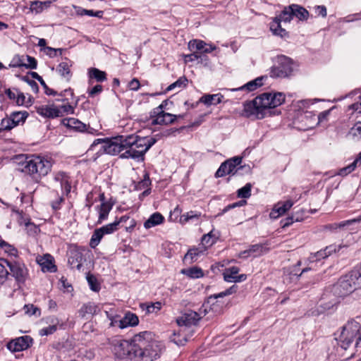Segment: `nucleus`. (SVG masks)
Wrapping results in <instances>:
<instances>
[{"mask_svg":"<svg viewBox=\"0 0 361 361\" xmlns=\"http://www.w3.org/2000/svg\"><path fill=\"white\" fill-rule=\"evenodd\" d=\"M165 350V345L152 331H142L128 340L115 341L113 352L125 361H154Z\"/></svg>","mask_w":361,"mask_h":361,"instance_id":"f257e3e1","label":"nucleus"},{"mask_svg":"<svg viewBox=\"0 0 361 361\" xmlns=\"http://www.w3.org/2000/svg\"><path fill=\"white\" fill-rule=\"evenodd\" d=\"M285 94L282 92H264L255 97L253 100L244 104V113L247 117L262 119L270 109H274L285 101Z\"/></svg>","mask_w":361,"mask_h":361,"instance_id":"f03ea898","label":"nucleus"},{"mask_svg":"<svg viewBox=\"0 0 361 361\" xmlns=\"http://www.w3.org/2000/svg\"><path fill=\"white\" fill-rule=\"evenodd\" d=\"M236 290L237 286L233 285L222 292L210 295L207 298V302L204 303L202 307L200 309L199 312H196L192 310H188L182 316L178 317L176 319L178 325L180 326H190L196 325L200 319L207 313L208 308L214 312H220L222 307V304H219V302L217 300V299L230 295L235 293Z\"/></svg>","mask_w":361,"mask_h":361,"instance_id":"7ed1b4c3","label":"nucleus"},{"mask_svg":"<svg viewBox=\"0 0 361 361\" xmlns=\"http://www.w3.org/2000/svg\"><path fill=\"white\" fill-rule=\"evenodd\" d=\"M156 142L157 140L153 137H141L134 134L126 136L124 139L126 151L120 157L122 159L143 161L145 154Z\"/></svg>","mask_w":361,"mask_h":361,"instance_id":"20e7f679","label":"nucleus"},{"mask_svg":"<svg viewBox=\"0 0 361 361\" xmlns=\"http://www.w3.org/2000/svg\"><path fill=\"white\" fill-rule=\"evenodd\" d=\"M18 170L37 180L47 176L51 169V161L41 156L20 155L17 157Z\"/></svg>","mask_w":361,"mask_h":361,"instance_id":"39448f33","label":"nucleus"},{"mask_svg":"<svg viewBox=\"0 0 361 361\" xmlns=\"http://www.w3.org/2000/svg\"><path fill=\"white\" fill-rule=\"evenodd\" d=\"M335 288L341 296L361 288V270L357 267H355L349 274L340 279Z\"/></svg>","mask_w":361,"mask_h":361,"instance_id":"423d86ee","label":"nucleus"},{"mask_svg":"<svg viewBox=\"0 0 361 361\" xmlns=\"http://www.w3.org/2000/svg\"><path fill=\"white\" fill-rule=\"evenodd\" d=\"M361 324L355 319L349 320L342 328V331L338 338L341 347L348 349L350 344L360 337ZM357 340H355L356 341Z\"/></svg>","mask_w":361,"mask_h":361,"instance_id":"0eeeda50","label":"nucleus"},{"mask_svg":"<svg viewBox=\"0 0 361 361\" xmlns=\"http://www.w3.org/2000/svg\"><path fill=\"white\" fill-rule=\"evenodd\" d=\"M124 139L125 137L123 135L111 139H97L91 145L90 150H94L97 145H102V149L104 152L110 155H116L126 150Z\"/></svg>","mask_w":361,"mask_h":361,"instance_id":"6e6552de","label":"nucleus"},{"mask_svg":"<svg viewBox=\"0 0 361 361\" xmlns=\"http://www.w3.org/2000/svg\"><path fill=\"white\" fill-rule=\"evenodd\" d=\"M293 71V61L286 56H280L277 58V64L271 68L270 75L272 78H286Z\"/></svg>","mask_w":361,"mask_h":361,"instance_id":"1a4fd4ad","label":"nucleus"},{"mask_svg":"<svg viewBox=\"0 0 361 361\" xmlns=\"http://www.w3.org/2000/svg\"><path fill=\"white\" fill-rule=\"evenodd\" d=\"M162 109L163 106L161 104L153 110L150 118L152 125H168L175 121L176 115L164 112Z\"/></svg>","mask_w":361,"mask_h":361,"instance_id":"9d476101","label":"nucleus"},{"mask_svg":"<svg viewBox=\"0 0 361 361\" xmlns=\"http://www.w3.org/2000/svg\"><path fill=\"white\" fill-rule=\"evenodd\" d=\"M9 275L11 274L19 283H23L27 278L28 271L25 265L18 261L9 260Z\"/></svg>","mask_w":361,"mask_h":361,"instance_id":"9b49d317","label":"nucleus"},{"mask_svg":"<svg viewBox=\"0 0 361 361\" xmlns=\"http://www.w3.org/2000/svg\"><path fill=\"white\" fill-rule=\"evenodd\" d=\"M242 162V157H235L232 159H230L224 163H222L216 171L215 173V176L222 177L227 174H235L238 169L237 166H239Z\"/></svg>","mask_w":361,"mask_h":361,"instance_id":"f8f14e48","label":"nucleus"},{"mask_svg":"<svg viewBox=\"0 0 361 361\" xmlns=\"http://www.w3.org/2000/svg\"><path fill=\"white\" fill-rule=\"evenodd\" d=\"M37 66V60L34 57L28 55H16L13 58L9 64V67H25L27 69H36Z\"/></svg>","mask_w":361,"mask_h":361,"instance_id":"ddd939ff","label":"nucleus"},{"mask_svg":"<svg viewBox=\"0 0 361 361\" xmlns=\"http://www.w3.org/2000/svg\"><path fill=\"white\" fill-rule=\"evenodd\" d=\"M32 343V339L27 336H21L12 340L7 344V348L12 352H20L28 348Z\"/></svg>","mask_w":361,"mask_h":361,"instance_id":"4468645a","label":"nucleus"},{"mask_svg":"<svg viewBox=\"0 0 361 361\" xmlns=\"http://www.w3.org/2000/svg\"><path fill=\"white\" fill-rule=\"evenodd\" d=\"M52 186L56 188H60L66 195L70 192L71 188L68 177L63 172H59L54 175Z\"/></svg>","mask_w":361,"mask_h":361,"instance_id":"2eb2a0df","label":"nucleus"},{"mask_svg":"<svg viewBox=\"0 0 361 361\" xmlns=\"http://www.w3.org/2000/svg\"><path fill=\"white\" fill-rule=\"evenodd\" d=\"M36 262L42 267V270L49 272L56 271V267L54 264V258L49 254H45L44 255H38L36 257Z\"/></svg>","mask_w":361,"mask_h":361,"instance_id":"dca6fc26","label":"nucleus"},{"mask_svg":"<svg viewBox=\"0 0 361 361\" xmlns=\"http://www.w3.org/2000/svg\"><path fill=\"white\" fill-rule=\"evenodd\" d=\"M37 113L44 118H54L60 117V112L58 106L52 104L41 105L36 107Z\"/></svg>","mask_w":361,"mask_h":361,"instance_id":"f3484780","label":"nucleus"},{"mask_svg":"<svg viewBox=\"0 0 361 361\" xmlns=\"http://www.w3.org/2000/svg\"><path fill=\"white\" fill-rule=\"evenodd\" d=\"M341 245H330L326 246L324 250H321L314 254L311 255L310 260L312 262L325 259L330 256L332 253L339 251Z\"/></svg>","mask_w":361,"mask_h":361,"instance_id":"a211bd4d","label":"nucleus"},{"mask_svg":"<svg viewBox=\"0 0 361 361\" xmlns=\"http://www.w3.org/2000/svg\"><path fill=\"white\" fill-rule=\"evenodd\" d=\"M239 268L237 267H232L226 269L224 273V279L227 282H241L246 279L245 274L238 275Z\"/></svg>","mask_w":361,"mask_h":361,"instance_id":"6ab92c4d","label":"nucleus"},{"mask_svg":"<svg viewBox=\"0 0 361 361\" xmlns=\"http://www.w3.org/2000/svg\"><path fill=\"white\" fill-rule=\"evenodd\" d=\"M293 205V202L291 200L278 202L270 212V217L272 219L279 218L289 210Z\"/></svg>","mask_w":361,"mask_h":361,"instance_id":"aec40b11","label":"nucleus"},{"mask_svg":"<svg viewBox=\"0 0 361 361\" xmlns=\"http://www.w3.org/2000/svg\"><path fill=\"white\" fill-rule=\"evenodd\" d=\"M139 324L138 317L130 312L125 314L124 317L119 322V329H123L130 326H136Z\"/></svg>","mask_w":361,"mask_h":361,"instance_id":"412c9836","label":"nucleus"},{"mask_svg":"<svg viewBox=\"0 0 361 361\" xmlns=\"http://www.w3.org/2000/svg\"><path fill=\"white\" fill-rule=\"evenodd\" d=\"M72 61L66 59V61L60 63L57 68L56 71L66 82L70 81L72 77L71 68L72 66Z\"/></svg>","mask_w":361,"mask_h":361,"instance_id":"4be33fe9","label":"nucleus"},{"mask_svg":"<svg viewBox=\"0 0 361 361\" xmlns=\"http://www.w3.org/2000/svg\"><path fill=\"white\" fill-rule=\"evenodd\" d=\"M113 207V204L110 202H102L100 205L96 207L99 213L98 220L97 224H101L103 221L108 219L109 214Z\"/></svg>","mask_w":361,"mask_h":361,"instance_id":"5701e85b","label":"nucleus"},{"mask_svg":"<svg viewBox=\"0 0 361 361\" xmlns=\"http://www.w3.org/2000/svg\"><path fill=\"white\" fill-rule=\"evenodd\" d=\"M83 256L81 252L75 250L70 252L68 263L72 269L80 270L82 267Z\"/></svg>","mask_w":361,"mask_h":361,"instance_id":"b1692460","label":"nucleus"},{"mask_svg":"<svg viewBox=\"0 0 361 361\" xmlns=\"http://www.w3.org/2000/svg\"><path fill=\"white\" fill-rule=\"evenodd\" d=\"M99 311V309L96 304L92 302H89L87 303L84 304L81 307V308L78 311V313L82 318H85L88 315L93 316L96 314Z\"/></svg>","mask_w":361,"mask_h":361,"instance_id":"393cba45","label":"nucleus"},{"mask_svg":"<svg viewBox=\"0 0 361 361\" xmlns=\"http://www.w3.org/2000/svg\"><path fill=\"white\" fill-rule=\"evenodd\" d=\"M353 99V102L348 107L353 113L361 114V90L355 91L349 94Z\"/></svg>","mask_w":361,"mask_h":361,"instance_id":"a878e982","label":"nucleus"},{"mask_svg":"<svg viewBox=\"0 0 361 361\" xmlns=\"http://www.w3.org/2000/svg\"><path fill=\"white\" fill-rule=\"evenodd\" d=\"M299 119L302 122H305L304 128L305 130L312 128L315 125H317L316 116L312 111H306L303 112Z\"/></svg>","mask_w":361,"mask_h":361,"instance_id":"bb28decb","label":"nucleus"},{"mask_svg":"<svg viewBox=\"0 0 361 361\" xmlns=\"http://www.w3.org/2000/svg\"><path fill=\"white\" fill-rule=\"evenodd\" d=\"M55 1V0L51 1L47 0L44 1H33L30 2V10L31 12L35 13V14L41 13L45 9H47L50 7L52 2Z\"/></svg>","mask_w":361,"mask_h":361,"instance_id":"cd10ccee","label":"nucleus"},{"mask_svg":"<svg viewBox=\"0 0 361 361\" xmlns=\"http://www.w3.org/2000/svg\"><path fill=\"white\" fill-rule=\"evenodd\" d=\"M62 123L68 128L80 132H85L86 130V125L75 118H64Z\"/></svg>","mask_w":361,"mask_h":361,"instance_id":"c85d7f7f","label":"nucleus"},{"mask_svg":"<svg viewBox=\"0 0 361 361\" xmlns=\"http://www.w3.org/2000/svg\"><path fill=\"white\" fill-rule=\"evenodd\" d=\"M223 97L224 96L221 94H204L199 101L207 106L217 105L221 102Z\"/></svg>","mask_w":361,"mask_h":361,"instance_id":"c756f323","label":"nucleus"},{"mask_svg":"<svg viewBox=\"0 0 361 361\" xmlns=\"http://www.w3.org/2000/svg\"><path fill=\"white\" fill-rule=\"evenodd\" d=\"M164 221V217L159 212L152 214L149 218L144 223V227L147 229L161 224Z\"/></svg>","mask_w":361,"mask_h":361,"instance_id":"7c9ffc66","label":"nucleus"},{"mask_svg":"<svg viewBox=\"0 0 361 361\" xmlns=\"http://www.w3.org/2000/svg\"><path fill=\"white\" fill-rule=\"evenodd\" d=\"M140 307L147 314H157L162 307V303L161 302L141 303Z\"/></svg>","mask_w":361,"mask_h":361,"instance_id":"2f4dec72","label":"nucleus"},{"mask_svg":"<svg viewBox=\"0 0 361 361\" xmlns=\"http://www.w3.org/2000/svg\"><path fill=\"white\" fill-rule=\"evenodd\" d=\"M49 319L51 324L49 326L41 329L39 331V336H44L51 335L56 331L57 325L59 323L58 319L55 317H50Z\"/></svg>","mask_w":361,"mask_h":361,"instance_id":"473e14b6","label":"nucleus"},{"mask_svg":"<svg viewBox=\"0 0 361 361\" xmlns=\"http://www.w3.org/2000/svg\"><path fill=\"white\" fill-rule=\"evenodd\" d=\"M307 212L303 209L295 211L290 217L286 219L283 227L290 226L293 221H301L306 216Z\"/></svg>","mask_w":361,"mask_h":361,"instance_id":"72a5a7b5","label":"nucleus"},{"mask_svg":"<svg viewBox=\"0 0 361 361\" xmlns=\"http://www.w3.org/2000/svg\"><path fill=\"white\" fill-rule=\"evenodd\" d=\"M202 214L197 211H190L183 214H182L180 217L179 222L185 225L190 221H197L201 217Z\"/></svg>","mask_w":361,"mask_h":361,"instance_id":"f704fd0d","label":"nucleus"},{"mask_svg":"<svg viewBox=\"0 0 361 361\" xmlns=\"http://www.w3.org/2000/svg\"><path fill=\"white\" fill-rule=\"evenodd\" d=\"M281 23L279 19L274 18L273 21L270 23V30L274 35L283 37H286L288 33L285 29L281 27Z\"/></svg>","mask_w":361,"mask_h":361,"instance_id":"c9c22d12","label":"nucleus"},{"mask_svg":"<svg viewBox=\"0 0 361 361\" xmlns=\"http://www.w3.org/2000/svg\"><path fill=\"white\" fill-rule=\"evenodd\" d=\"M0 247L8 257L17 258L18 257V250L12 245L8 244L4 240H0Z\"/></svg>","mask_w":361,"mask_h":361,"instance_id":"e433bc0d","label":"nucleus"},{"mask_svg":"<svg viewBox=\"0 0 361 361\" xmlns=\"http://www.w3.org/2000/svg\"><path fill=\"white\" fill-rule=\"evenodd\" d=\"M8 259L0 258V283H3L8 279L9 271L6 267H8Z\"/></svg>","mask_w":361,"mask_h":361,"instance_id":"4c0bfd02","label":"nucleus"},{"mask_svg":"<svg viewBox=\"0 0 361 361\" xmlns=\"http://www.w3.org/2000/svg\"><path fill=\"white\" fill-rule=\"evenodd\" d=\"M292 6L293 16H295L300 20H305L308 18L309 12L305 8L297 4H292Z\"/></svg>","mask_w":361,"mask_h":361,"instance_id":"58836bf2","label":"nucleus"},{"mask_svg":"<svg viewBox=\"0 0 361 361\" xmlns=\"http://www.w3.org/2000/svg\"><path fill=\"white\" fill-rule=\"evenodd\" d=\"M264 77H258L256 79L251 80L243 85L240 89L246 90L249 92H252L257 89L258 87L262 86Z\"/></svg>","mask_w":361,"mask_h":361,"instance_id":"ea45409f","label":"nucleus"},{"mask_svg":"<svg viewBox=\"0 0 361 361\" xmlns=\"http://www.w3.org/2000/svg\"><path fill=\"white\" fill-rule=\"evenodd\" d=\"M293 17V10L292 5L285 7L281 13L276 18L281 22L289 23Z\"/></svg>","mask_w":361,"mask_h":361,"instance_id":"a19ab883","label":"nucleus"},{"mask_svg":"<svg viewBox=\"0 0 361 361\" xmlns=\"http://www.w3.org/2000/svg\"><path fill=\"white\" fill-rule=\"evenodd\" d=\"M27 116L28 114L26 111H15L10 115L15 127L24 123Z\"/></svg>","mask_w":361,"mask_h":361,"instance_id":"79ce46f5","label":"nucleus"},{"mask_svg":"<svg viewBox=\"0 0 361 361\" xmlns=\"http://www.w3.org/2000/svg\"><path fill=\"white\" fill-rule=\"evenodd\" d=\"M181 273L192 279H199L203 276L202 270L196 267L183 269Z\"/></svg>","mask_w":361,"mask_h":361,"instance_id":"37998d69","label":"nucleus"},{"mask_svg":"<svg viewBox=\"0 0 361 361\" xmlns=\"http://www.w3.org/2000/svg\"><path fill=\"white\" fill-rule=\"evenodd\" d=\"M207 46V43L200 39H192L188 42V47L191 51H201Z\"/></svg>","mask_w":361,"mask_h":361,"instance_id":"c03bdc74","label":"nucleus"},{"mask_svg":"<svg viewBox=\"0 0 361 361\" xmlns=\"http://www.w3.org/2000/svg\"><path fill=\"white\" fill-rule=\"evenodd\" d=\"M188 84V79L185 77L179 78L176 82L171 84L167 88V91H171L175 89H178V90L186 87Z\"/></svg>","mask_w":361,"mask_h":361,"instance_id":"a18cd8bd","label":"nucleus"},{"mask_svg":"<svg viewBox=\"0 0 361 361\" xmlns=\"http://www.w3.org/2000/svg\"><path fill=\"white\" fill-rule=\"evenodd\" d=\"M90 77L94 78L98 82H103L106 80V73L96 68H92L89 70Z\"/></svg>","mask_w":361,"mask_h":361,"instance_id":"49530a36","label":"nucleus"},{"mask_svg":"<svg viewBox=\"0 0 361 361\" xmlns=\"http://www.w3.org/2000/svg\"><path fill=\"white\" fill-rule=\"evenodd\" d=\"M103 236L104 235L100 228L94 230L90 241V246L92 248H95L100 243Z\"/></svg>","mask_w":361,"mask_h":361,"instance_id":"de8ad7c7","label":"nucleus"},{"mask_svg":"<svg viewBox=\"0 0 361 361\" xmlns=\"http://www.w3.org/2000/svg\"><path fill=\"white\" fill-rule=\"evenodd\" d=\"M204 249L200 250L199 248H192L188 250V252L185 254L184 257V259L185 261L193 262L197 260V257L200 255V253H202Z\"/></svg>","mask_w":361,"mask_h":361,"instance_id":"09e8293b","label":"nucleus"},{"mask_svg":"<svg viewBox=\"0 0 361 361\" xmlns=\"http://www.w3.org/2000/svg\"><path fill=\"white\" fill-rule=\"evenodd\" d=\"M216 242V237L213 235L212 231L205 234L202 238V245L204 250L207 247L212 246Z\"/></svg>","mask_w":361,"mask_h":361,"instance_id":"8fccbe9b","label":"nucleus"},{"mask_svg":"<svg viewBox=\"0 0 361 361\" xmlns=\"http://www.w3.org/2000/svg\"><path fill=\"white\" fill-rule=\"evenodd\" d=\"M265 247L261 244L251 245L248 249L250 256L257 257L265 252Z\"/></svg>","mask_w":361,"mask_h":361,"instance_id":"3c124183","label":"nucleus"},{"mask_svg":"<svg viewBox=\"0 0 361 361\" xmlns=\"http://www.w3.org/2000/svg\"><path fill=\"white\" fill-rule=\"evenodd\" d=\"M103 235H109L118 230V222L114 221L113 223L106 224L99 228Z\"/></svg>","mask_w":361,"mask_h":361,"instance_id":"603ef678","label":"nucleus"},{"mask_svg":"<svg viewBox=\"0 0 361 361\" xmlns=\"http://www.w3.org/2000/svg\"><path fill=\"white\" fill-rule=\"evenodd\" d=\"M13 128H15V125L13 124L11 116L4 118L1 121L0 133L4 130H10Z\"/></svg>","mask_w":361,"mask_h":361,"instance_id":"864d4df0","label":"nucleus"},{"mask_svg":"<svg viewBox=\"0 0 361 361\" xmlns=\"http://www.w3.org/2000/svg\"><path fill=\"white\" fill-rule=\"evenodd\" d=\"M349 136L355 140L361 139V122L356 123L349 131Z\"/></svg>","mask_w":361,"mask_h":361,"instance_id":"5fc2aeb1","label":"nucleus"},{"mask_svg":"<svg viewBox=\"0 0 361 361\" xmlns=\"http://www.w3.org/2000/svg\"><path fill=\"white\" fill-rule=\"evenodd\" d=\"M20 224H24L27 230V233L30 234L36 233L37 232V227L34 224L31 223L29 219L22 218L20 220Z\"/></svg>","mask_w":361,"mask_h":361,"instance_id":"6e6d98bb","label":"nucleus"},{"mask_svg":"<svg viewBox=\"0 0 361 361\" xmlns=\"http://www.w3.org/2000/svg\"><path fill=\"white\" fill-rule=\"evenodd\" d=\"M251 184L247 183L238 190V196L240 198H248L251 195Z\"/></svg>","mask_w":361,"mask_h":361,"instance_id":"4d7b16f0","label":"nucleus"},{"mask_svg":"<svg viewBox=\"0 0 361 361\" xmlns=\"http://www.w3.org/2000/svg\"><path fill=\"white\" fill-rule=\"evenodd\" d=\"M58 110L60 112V117L63 116L66 114H73L74 107L69 104L68 102L59 106Z\"/></svg>","mask_w":361,"mask_h":361,"instance_id":"13d9d810","label":"nucleus"},{"mask_svg":"<svg viewBox=\"0 0 361 361\" xmlns=\"http://www.w3.org/2000/svg\"><path fill=\"white\" fill-rule=\"evenodd\" d=\"M359 159H355L351 164L348 165L346 167H344L341 169L338 173L340 176H345L348 175V173L353 171L357 166V164H360Z\"/></svg>","mask_w":361,"mask_h":361,"instance_id":"bf43d9fd","label":"nucleus"},{"mask_svg":"<svg viewBox=\"0 0 361 361\" xmlns=\"http://www.w3.org/2000/svg\"><path fill=\"white\" fill-rule=\"evenodd\" d=\"M105 314L109 320H110L109 326H118L119 328V322L121 321V318H120V317L118 314H113L107 311L105 312Z\"/></svg>","mask_w":361,"mask_h":361,"instance_id":"052dcab7","label":"nucleus"},{"mask_svg":"<svg viewBox=\"0 0 361 361\" xmlns=\"http://www.w3.org/2000/svg\"><path fill=\"white\" fill-rule=\"evenodd\" d=\"M63 49H55L50 47L44 48V51H43L46 55L49 56L51 58H54L56 56L57 53L59 52L60 55L62 54Z\"/></svg>","mask_w":361,"mask_h":361,"instance_id":"680f3d73","label":"nucleus"},{"mask_svg":"<svg viewBox=\"0 0 361 361\" xmlns=\"http://www.w3.org/2000/svg\"><path fill=\"white\" fill-rule=\"evenodd\" d=\"M24 309L25 310V313L30 316L35 315L37 314H38V315L40 314V310L37 307H35L33 305H25L24 306Z\"/></svg>","mask_w":361,"mask_h":361,"instance_id":"e2e57ef3","label":"nucleus"},{"mask_svg":"<svg viewBox=\"0 0 361 361\" xmlns=\"http://www.w3.org/2000/svg\"><path fill=\"white\" fill-rule=\"evenodd\" d=\"M360 221H361V215L360 216H358L357 218H356V219L344 221H342V222L338 223V224H334V228H342V227H344V226H345L347 225H350L353 223L360 222Z\"/></svg>","mask_w":361,"mask_h":361,"instance_id":"0e129e2a","label":"nucleus"},{"mask_svg":"<svg viewBox=\"0 0 361 361\" xmlns=\"http://www.w3.org/2000/svg\"><path fill=\"white\" fill-rule=\"evenodd\" d=\"M149 185H150V180H149L148 174L146 173L144 176L143 180H142L141 181H140L138 183V184L136 186V188L138 190H142V189H144L145 188H147Z\"/></svg>","mask_w":361,"mask_h":361,"instance_id":"69168bd1","label":"nucleus"},{"mask_svg":"<svg viewBox=\"0 0 361 361\" xmlns=\"http://www.w3.org/2000/svg\"><path fill=\"white\" fill-rule=\"evenodd\" d=\"M87 279L91 290L93 291H99V286L97 284L96 279L93 276H89L87 277Z\"/></svg>","mask_w":361,"mask_h":361,"instance_id":"338daca9","label":"nucleus"},{"mask_svg":"<svg viewBox=\"0 0 361 361\" xmlns=\"http://www.w3.org/2000/svg\"><path fill=\"white\" fill-rule=\"evenodd\" d=\"M185 62L194 61L195 60L202 59V55L196 51H193V53L190 54H187L184 56Z\"/></svg>","mask_w":361,"mask_h":361,"instance_id":"774afa93","label":"nucleus"}]
</instances>
